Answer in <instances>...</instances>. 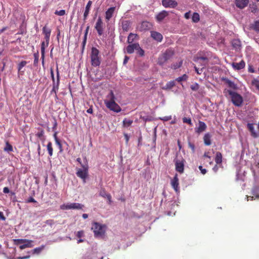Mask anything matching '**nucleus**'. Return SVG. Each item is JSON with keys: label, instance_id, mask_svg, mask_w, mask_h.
<instances>
[{"label": "nucleus", "instance_id": "f257e3e1", "mask_svg": "<svg viewBox=\"0 0 259 259\" xmlns=\"http://www.w3.org/2000/svg\"><path fill=\"white\" fill-rule=\"evenodd\" d=\"M115 97L112 91L107 96V99L104 100L106 106L110 110L118 113L121 111L120 107L115 102Z\"/></svg>", "mask_w": 259, "mask_h": 259}, {"label": "nucleus", "instance_id": "f03ea898", "mask_svg": "<svg viewBox=\"0 0 259 259\" xmlns=\"http://www.w3.org/2000/svg\"><path fill=\"white\" fill-rule=\"evenodd\" d=\"M84 164L81 165V168H76V176L82 179L83 182L85 183L86 182V179L89 175V165L88 163V160L87 158L84 157Z\"/></svg>", "mask_w": 259, "mask_h": 259}, {"label": "nucleus", "instance_id": "7ed1b4c3", "mask_svg": "<svg viewBox=\"0 0 259 259\" xmlns=\"http://www.w3.org/2000/svg\"><path fill=\"white\" fill-rule=\"evenodd\" d=\"M91 63L93 67H99L101 63V58L100 56V52L95 47H92L90 54Z\"/></svg>", "mask_w": 259, "mask_h": 259}, {"label": "nucleus", "instance_id": "20e7f679", "mask_svg": "<svg viewBox=\"0 0 259 259\" xmlns=\"http://www.w3.org/2000/svg\"><path fill=\"white\" fill-rule=\"evenodd\" d=\"M92 229L93 230L96 237H102L105 234L106 226L105 225L95 222L93 224Z\"/></svg>", "mask_w": 259, "mask_h": 259}, {"label": "nucleus", "instance_id": "39448f33", "mask_svg": "<svg viewBox=\"0 0 259 259\" xmlns=\"http://www.w3.org/2000/svg\"><path fill=\"white\" fill-rule=\"evenodd\" d=\"M225 92L230 96L231 101L234 105L239 107L242 105L243 98L240 95L230 90H226Z\"/></svg>", "mask_w": 259, "mask_h": 259}, {"label": "nucleus", "instance_id": "423d86ee", "mask_svg": "<svg viewBox=\"0 0 259 259\" xmlns=\"http://www.w3.org/2000/svg\"><path fill=\"white\" fill-rule=\"evenodd\" d=\"M173 55V51L167 49L163 53L159 55L157 60V64L160 66H163L172 57Z\"/></svg>", "mask_w": 259, "mask_h": 259}, {"label": "nucleus", "instance_id": "0eeeda50", "mask_svg": "<svg viewBox=\"0 0 259 259\" xmlns=\"http://www.w3.org/2000/svg\"><path fill=\"white\" fill-rule=\"evenodd\" d=\"M84 205L79 203H67L63 204L60 206V209L62 210L69 209H82Z\"/></svg>", "mask_w": 259, "mask_h": 259}, {"label": "nucleus", "instance_id": "6e6552de", "mask_svg": "<svg viewBox=\"0 0 259 259\" xmlns=\"http://www.w3.org/2000/svg\"><path fill=\"white\" fill-rule=\"evenodd\" d=\"M14 242L16 245L22 244L20 246L21 249H24L26 247H30L31 241H29L26 239H14Z\"/></svg>", "mask_w": 259, "mask_h": 259}, {"label": "nucleus", "instance_id": "1a4fd4ad", "mask_svg": "<svg viewBox=\"0 0 259 259\" xmlns=\"http://www.w3.org/2000/svg\"><path fill=\"white\" fill-rule=\"evenodd\" d=\"M95 28L99 36H101L103 34L104 27L103 22L101 17H99L98 18Z\"/></svg>", "mask_w": 259, "mask_h": 259}, {"label": "nucleus", "instance_id": "9d476101", "mask_svg": "<svg viewBox=\"0 0 259 259\" xmlns=\"http://www.w3.org/2000/svg\"><path fill=\"white\" fill-rule=\"evenodd\" d=\"M162 5L166 8H175L178 6V3L174 0H162Z\"/></svg>", "mask_w": 259, "mask_h": 259}, {"label": "nucleus", "instance_id": "9b49d317", "mask_svg": "<svg viewBox=\"0 0 259 259\" xmlns=\"http://www.w3.org/2000/svg\"><path fill=\"white\" fill-rule=\"evenodd\" d=\"M169 15L168 12L163 10L159 12L156 16V21L160 23L162 20H163L166 17H167Z\"/></svg>", "mask_w": 259, "mask_h": 259}, {"label": "nucleus", "instance_id": "f8f14e48", "mask_svg": "<svg viewBox=\"0 0 259 259\" xmlns=\"http://www.w3.org/2000/svg\"><path fill=\"white\" fill-rule=\"evenodd\" d=\"M231 45L233 49L236 51H240L241 49V42L239 39H234L232 40Z\"/></svg>", "mask_w": 259, "mask_h": 259}, {"label": "nucleus", "instance_id": "ddd939ff", "mask_svg": "<svg viewBox=\"0 0 259 259\" xmlns=\"http://www.w3.org/2000/svg\"><path fill=\"white\" fill-rule=\"evenodd\" d=\"M176 170L180 172L183 173L184 171V160H177L176 161Z\"/></svg>", "mask_w": 259, "mask_h": 259}, {"label": "nucleus", "instance_id": "4468645a", "mask_svg": "<svg viewBox=\"0 0 259 259\" xmlns=\"http://www.w3.org/2000/svg\"><path fill=\"white\" fill-rule=\"evenodd\" d=\"M249 0H235L236 7L240 9L245 8L248 4Z\"/></svg>", "mask_w": 259, "mask_h": 259}, {"label": "nucleus", "instance_id": "2eb2a0df", "mask_svg": "<svg viewBox=\"0 0 259 259\" xmlns=\"http://www.w3.org/2000/svg\"><path fill=\"white\" fill-rule=\"evenodd\" d=\"M42 32L45 34V38L47 43V46H48L49 43L51 30L45 26L42 28Z\"/></svg>", "mask_w": 259, "mask_h": 259}, {"label": "nucleus", "instance_id": "dca6fc26", "mask_svg": "<svg viewBox=\"0 0 259 259\" xmlns=\"http://www.w3.org/2000/svg\"><path fill=\"white\" fill-rule=\"evenodd\" d=\"M207 126L206 124L201 121H199L198 126L195 128V132L198 134H200L205 131L206 129Z\"/></svg>", "mask_w": 259, "mask_h": 259}, {"label": "nucleus", "instance_id": "f3484780", "mask_svg": "<svg viewBox=\"0 0 259 259\" xmlns=\"http://www.w3.org/2000/svg\"><path fill=\"white\" fill-rule=\"evenodd\" d=\"M171 185L176 192H179V179L178 178L177 175H176L173 179L171 180Z\"/></svg>", "mask_w": 259, "mask_h": 259}, {"label": "nucleus", "instance_id": "a211bd4d", "mask_svg": "<svg viewBox=\"0 0 259 259\" xmlns=\"http://www.w3.org/2000/svg\"><path fill=\"white\" fill-rule=\"evenodd\" d=\"M151 36L155 40L161 42L163 39V36L161 33L157 31H151Z\"/></svg>", "mask_w": 259, "mask_h": 259}, {"label": "nucleus", "instance_id": "6ab92c4d", "mask_svg": "<svg viewBox=\"0 0 259 259\" xmlns=\"http://www.w3.org/2000/svg\"><path fill=\"white\" fill-rule=\"evenodd\" d=\"M232 66L235 70H239L245 67V63L243 60H241L239 63H233Z\"/></svg>", "mask_w": 259, "mask_h": 259}, {"label": "nucleus", "instance_id": "aec40b11", "mask_svg": "<svg viewBox=\"0 0 259 259\" xmlns=\"http://www.w3.org/2000/svg\"><path fill=\"white\" fill-rule=\"evenodd\" d=\"M138 47V43H134L131 45H129L126 48V51L127 53L131 54L134 52V51L136 50Z\"/></svg>", "mask_w": 259, "mask_h": 259}, {"label": "nucleus", "instance_id": "412c9836", "mask_svg": "<svg viewBox=\"0 0 259 259\" xmlns=\"http://www.w3.org/2000/svg\"><path fill=\"white\" fill-rule=\"evenodd\" d=\"M121 26L123 31H128L131 26V22L127 20H122L121 22Z\"/></svg>", "mask_w": 259, "mask_h": 259}, {"label": "nucleus", "instance_id": "4be33fe9", "mask_svg": "<svg viewBox=\"0 0 259 259\" xmlns=\"http://www.w3.org/2000/svg\"><path fill=\"white\" fill-rule=\"evenodd\" d=\"M223 80H224L226 84L228 85V86L233 90L237 89V84H236L233 81L229 80L227 78H223Z\"/></svg>", "mask_w": 259, "mask_h": 259}, {"label": "nucleus", "instance_id": "5701e85b", "mask_svg": "<svg viewBox=\"0 0 259 259\" xmlns=\"http://www.w3.org/2000/svg\"><path fill=\"white\" fill-rule=\"evenodd\" d=\"M92 2L91 1H89L86 5L85 11L83 14L84 20H85L87 19V18L89 14L90 10L91 7L92 6Z\"/></svg>", "mask_w": 259, "mask_h": 259}, {"label": "nucleus", "instance_id": "b1692460", "mask_svg": "<svg viewBox=\"0 0 259 259\" xmlns=\"http://www.w3.org/2000/svg\"><path fill=\"white\" fill-rule=\"evenodd\" d=\"M115 7H110L106 12L105 18L107 20H109L112 17Z\"/></svg>", "mask_w": 259, "mask_h": 259}, {"label": "nucleus", "instance_id": "393cba45", "mask_svg": "<svg viewBox=\"0 0 259 259\" xmlns=\"http://www.w3.org/2000/svg\"><path fill=\"white\" fill-rule=\"evenodd\" d=\"M249 9L251 12L254 14L259 13V9H258L256 4L254 3L249 4Z\"/></svg>", "mask_w": 259, "mask_h": 259}, {"label": "nucleus", "instance_id": "a878e982", "mask_svg": "<svg viewBox=\"0 0 259 259\" xmlns=\"http://www.w3.org/2000/svg\"><path fill=\"white\" fill-rule=\"evenodd\" d=\"M211 136L209 133H206L204 135L203 137L204 143L206 146H209L211 144Z\"/></svg>", "mask_w": 259, "mask_h": 259}, {"label": "nucleus", "instance_id": "bb28decb", "mask_svg": "<svg viewBox=\"0 0 259 259\" xmlns=\"http://www.w3.org/2000/svg\"><path fill=\"white\" fill-rule=\"evenodd\" d=\"M139 36L137 34L130 33L127 37V42L132 44L135 40L138 39Z\"/></svg>", "mask_w": 259, "mask_h": 259}, {"label": "nucleus", "instance_id": "cd10ccee", "mask_svg": "<svg viewBox=\"0 0 259 259\" xmlns=\"http://www.w3.org/2000/svg\"><path fill=\"white\" fill-rule=\"evenodd\" d=\"M176 85L175 81V80H171L170 81H168L166 83V84L162 88L163 90H168L172 89L175 85Z\"/></svg>", "mask_w": 259, "mask_h": 259}, {"label": "nucleus", "instance_id": "c85d7f7f", "mask_svg": "<svg viewBox=\"0 0 259 259\" xmlns=\"http://www.w3.org/2000/svg\"><path fill=\"white\" fill-rule=\"evenodd\" d=\"M252 192L255 198H259V185H255L253 187Z\"/></svg>", "mask_w": 259, "mask_h": 259}, {"label": "nucleus", "instance_id": "c756f323", "mask_svg": "<svg viewBox=\"0 0 259 259\" xmlns=\"http://www.w3.org/2000/svg\"><path fill=\"white\" fill-rule=\"evenodd\" d=\"M27 62L26 61H22L19 63L17 66L18 70L19 72H22V73L24 72V70H22V68L27 64Z\"/></svg>", "mask_w": 259, "mask_h": 259}, {"label": "nucleus", "instance_id": "7c9ffc66", "mask_svg": "<svg viewBox=\"0 0 259 259\" xmlns=\"http://www.w3.org/2000/svg\"><path fill=\"white\" fill-rule=\"evenodd\" d=\"M133 120L128 118H124L122 121L123 126L128 127L133 123Z\"/></svg>", "mask_w": 259, "mask_h": 259}, {"label": "nucleus", "instance_id": "2f4dec72", "mask_svg": "<svg viewBox=\"0 0 259 259\" xmlns=\"http://www.w3.org/2000/svg\"><path fill=\"white\" fill-rule=\"evenodd\" d=\"M215 161L217 164H220L222 162V155L220 152H217L216 153Z\"/></svg>", "mask_w": 259, "mask_h": 259}, {"label": "nucleus", "instance_id": "473e14b6", "mask_svg": "<svg viewBox=\"0 0 259 259\" xmlns=\"http://www.w3.org/2000/svg\"><path fill=\"white\" fill-rule=\"evenodd\" d=\"M47 150L49 153V155L50 157L52 156L53 155V149L52 147V144L51 142H49L47 146Z\"/></svg>", "mask_w": 259, "mask_h": 259}, {"label": "nucleus", "instance_id": "72a5a7b5", "mask_svg": "<svg viewBox=\"0 0 259 259\" xmlns=\"http://www.w3.org/2000/svg\"><path fill=\"white\" fill-rule=\"evenodd\" d=\"M251 28L254 31L259 32V19L254 22V23L252 24Z\"/></svg>", "mask_w": 259, "mask_h": 259}, {"label": "nucleus", "instance_id": "f704fd0d", "mask_svg": "<svg viewBox=\"0 0 259 259\" xmlns=\"http://www.w3.org/2000/svg\"><path fill=\"white\" fill-rule=\"evenodd\" d=\"M33 56H34L33 65L36 67L37 66L38 60H39L38 52H37L36 53H34Z\"/></svg>", "mask_w": 259, "mask_h": 259}, {"label": "nucleus", "instance_id": "c9c22d12", "mask_svg": "<svg viewBox=\"0 0 259 259\" xmlns=\"http://www.w3.org/2000/svg\"><path fill=\"white\" fill-rule=\"evenodd\" d=\"M258 78H259V77H258L257 78H253L251 80V84L254 86L256 89L259 91V80Z\"/></svg>", "mask_w": 259, "mask_h": 259}, {"label": "nucleus", "instance_id": "e433bc0d", "mask_svg": "<svg viewBox=\"0 0 259 259\" xmlns=\"http://www.w3.org/2000/svg\"><path fill=\"white\" fill-rule=\"evenodd\" d=\"M4 150L7 152H10L13 151V148L12 146L9 143V142H7L6 144V146L4 149Z\"/></svg>", "mask_w": 259, "mask_h": 259}, {"label": "nucleus", "instance_id": "4c0bfd02", "mask_svg": "<svg viewBox=\"0 0 259 259\" xmlns=\"http://www.w3.org/2000/svg\"><path fill=\"white\" fill-rule=\"evenodd\" d=\"M188 78V76L186 74H183L182 76H180L178 78H177L175 80L177 81L178 82H182L183 81H186Z\"/></svg>", "mask_w": 259, "mask_h": 259}, {"label": "nucleus", "instance_id": "58836bf2", "mask_svg": "<svg viewBox=\"0 0 259 259\" xmlns=\"http://www.w3.org/2000/svg\"><path fill=\"white\" fill-rule=\"evenodd\" d=\"M192 21L195 22H198L199 21V15L197 13H194L192 17Z\"/></svg>", "mask_w": 259, "mask_h": 259}, {"label": "nucleus", "instance_id": "ea45409f", "mask_svg": "<svg viewBox=\"0 0 259 259\" xmlns=\"http://www.w3.org/2000/svg\"><path fill=\"white\" fill-rule=\"evenodd\" d=\"M182 65V61H181L179 62L171 64V68L173 69H177L180 68Z\"/></svg>", "mask_w": 259, "mask_h": 259}, {"label": "nucleus", "instance_id": "a19ab883", "mask_svg": "<svg viewBox=\"0 0 259 259\" xmlns=\"http://www.w3.org/2000/svg\"><path fill=\"white\" fill-rule=\"evenodd\" d=\"M60 83V76H59V73L58 71V68L57 69V81L55 82L54 80V82H53V85L56 86L57 85V87H59Z\"/></svg>", "mask_w": 259, "mask_h": 259}, {"label": "nucleus", "instance_id": "79ce46f5", "mask_svg": "<svg viewBox=\"0 0 259 259\" xmlns=\"http://www.w3.org/2000/svg\"><path fill=\"white\" fill-rule=\"evenodd\" d=\"M247 127H248V128L249 129V130L251 132L252 135L254 137H256V134L254 131V127H253V124H251V123H248Z\"/></svg>", "mask_w": 259, "mask_h": 259}, {"label": "nucleus", "instance_id": "37998d69", "mask_svg": "<svg viewBox=\"0 0 259 259\" xmlns=\"http://www.w3.org/2000/svg\"><path fill=\"white\" fill-rule=\"evenodd\" d=\"M36 135L40 140H44V131L42 130H40Z\"/></svg>", "mask_w": 259, "mask_h": 259}, {"label": "nucleus", "instance_id": "c03bdc74", "mask_svg": "<svg viewBox=\"0 0 259 259\" xmlns=\"http://www.w3.org/2000/svg\"><path fill=\"white\" fill-rule=\"evenodd\" d=\"M44 246L42 245L41 247L34 248V249L32 250V251L33 253H37L38 254L42 251V250L44 249Z\"/></svg>", "mask_w": 259, "mask_h": 259}, {"label": "nucleus", "instance_id": "a18cd8bd", "mask_svg": "<svg viewBox=\"0 0 259 259\" xmlns=\"http://www.w3.org/2000/svg\"><path fill=\"white\" fill-rule=\"evenodd\" d=\"M137 51V53L140 56H143L144 55V51L140 47L139 45V47L136 50Z\"/></svg>", "mask_w": 259, "mask_h": 259}, {"label": "nucleus", "instance_id": "49530a36", "mask_svg": "<svg viewBox=\"0 0 259 259\" xmlns=\"http://www.w3.org/2000/svg\"><path fill=\"white\" fill-rule=\"evenodd\" d=\"M183 121L184 123H188V124L191 125H192V121L190 118L189 117H184L183 118Z\"/></svg>", "mask_w": 259, "mask_h": 259}, {"label": "nucleus", "instance_id": "de8ad7c7", "mask_svg": "<svg viewBox=\"0 0 259 259\" xmlns=\"http://www.w3.org/2000/svg\"><path fill=\"white\" fill-rule=\"evenodd\" d=\"M191 90L193 91H196L199 89V85L197 83L192 84L190 87Z\"/></svg>", "mask_w": 259, "mask_h": 259}, {"label": "nucleus", "instance_id": "09e8293b", "mask_svg": "<svg viewBox=\"0 0 259 259\" xmlns=\"http://www.w3.org/2000/svg\"><path fill=\"white\" fill-rule=\"evenodd\" d=\"M55 143L58 146V148L60 150V152H62L63 150V148H62V145L61 143L60 140H56V141H55Z\"/></svg>", "mask_w": 259, "mask_h": 259}, {"label": "nucleus", "instance_id": "8fccbe9b", "mask_svg": "<svg viewBox=\"0 0 259 259\" xmlns=\"http://www.w3.org/2000/svg\"><path fill=\"white\" fill-rule=\"evenodd\" d=\"M55 14L58 16H64L65 14V11L64 10H61L60 11H56Z\"/></svg>", "mask_w": 259, "mask_h": 259}, {"label": "nucleus", "instance_id": "3c124183", "mask_svg": "<svg viewBox=\"0 0 259 259\" xmlns=\"http://www.w3.org/2000/svg\"><path fill=\"white\" fill-rule=\"evenodd\" d=\"M188 146L192 150V153H194L195 151V147L194 144L192 143L191 142H188Z\"/></svg>", "mask_w": 259, "mask_h": 259}, {"label": "nucleus", "instance_id": "603ef678", "mask_svg": "<svg viewBox=\"0 0 259 259\" xmlns=\"http://www.w3.org/2000/svg\"><path fill=\"white\" fill-rule=\"evenodd\" d=\"M159 119L161 120L166 121H168L171 119V116H164L162 118H160Z\"/></svg>", "mask_w": 259, "mask_h": 259}, {"label": "nucleus", "instance_id": "864d4df0", "mask_svg": "<svg viewBox=\"0 0 259 259\" xmlns=\"http://www.w3.org/2000/svg\"><path fill=\"white\" fill-rule=\"evenodd\" d=\"M87 39V37H86V36H84L83 40L82 42V52L83 51V50L84 49V47H85V46L86 44Z\"/></svg>", "mask_w": 259, "mask_h": 259}, {"label": "nucleus", "instance_id": "5fc2aeb1", "mask_svg": "<svg viewBox=\"0 0 259 259\" xmlns=\"http://www.w3.org/2000/svg\"><path fill=\"white\" fill-rule=\"evenodd\" d=\"M167 207H170L171 209H172V207H174L175 206V202H168L167 203Z\"/></svg>", "mask_w": 259, "mask_h": 259}, {"label": "nucleus", "instance_id": "6e6d98bb", "mask_svg": "<svg viewBox=\"0 0 259 259\" xmlns=\"http://www.w3.org/2000/svg\"><path fill=\"white\" fill-rule=\"evenodd\" d=\"M83 236V231H78L76 234V236L78 238H81Z\"/></svg>", "mask_w": 259, "mask_h": 259}, {"label": "nucleus", "instance_id": "4d7b16f0", "mask_svg": "<svg viewBox=\"0 0 259 259\" xmlns=\"http://www.w3.org/2000/svg\"><path fill=\"white\" fill-rule=\"evenodd\" d=\"M53 124V126L52 127V130L53 131H55L56 130V128H57V122L55 119H54Z\"/></svg>", "mask_w": 259, "mask_h": 259}, {"label": "nucleus", "instance_id": "13d9d810", "mask_svg": "<svg viewBox=\"0 0 259 259\" xmlns=\"http://www.w3.org/2000/svg\"><path fill=\"white\" fill-rule=\"evenodd\" d=\"M27 202H28V203H30V202L36 203V201L33 197H30L27 200Z\"/></svg>", "mask_w": 259, "mask_h": 259}, {"label": "nucleus", "instance_id": "bf43d9fd", "mask_svg": "<svg viewBox=\"0 0 259 259\" xmlns=\"http://www.w3.org/2000/svg\"><path fill=\"white\" fill-rule=\"evenodd\" d=\"M59 89V87H57V85L56 86L53 85V89L52 90L51 92H54L55 93H56Z\"/></svg>", "mask_w": 259, "mask_h": 259}, {"label": "nucleus", "instance_id": "052dcab7", "mask_svg": "<svg viewBox=\"0 0 259 259\" xmlns=\"http://www.w3.org/2000/svg\"><path fill=\"white\" fill-rule=\"evenodd\" d=\"M129 59H130L129 57H128L127 56H125L124 60H123V64L125 65L127 63V62H128Z\"/></svg>", "mask_w": 259, "mask_h": 259}, {"label": "nucleus", "instance_id": "680f3d73", "mask_svg": "<svg viewBox=\"0 0 259 259\" xmlns=\"http://www.w3.org/2000/svg\"><path fill=\"white\" fill-rule=\"evenodd\" d=\"M199 168L201 170V172L202 174L204 175L206 173V169H203L202 166H199Z\"/></svg>", "mask_w": 259, "mask_h": 259}, {"label": "nucleus", "instance_id": "e2e57ef3", "mask_svg": "<svg viewBox=\"0 0 259 259\" xmlns=\"http://www.w3.org/2000/svg\"><path fill=\"white\" fill-rule=\"evenodd\" d=\"M6 219V217L4 215L3 212L0 211V220L2 221H5Z\"/></svg>", "mask_w": 259, "mask_h": 259}, {"label": "nucleus", "instance_id": "0e129e2a", "mask_svg": "<svg viewBox=\"0 0 259 259\" xmlns=\"http://www.w3.org/2000/svg\"><path fill=\"white\" fill-rule=\"evenodd\" d=\"M45 54V52H44V50H42V52H41V59L42 60V62H44Z\"/></svg>", "mask_w": 259, "mask_h": 259}, {"label": "nucleus", "instance_id": "69168bd1", "mask_svg": "<svg viewBox=\"0 0 259 259\" xmlns=\"http://www.w3.org/2000/svg\"><path fill=\"white\" fill-rule=\"evenodd\" d=\"M3 192L4 193H9L10 192V190H9V188L8 187H4V189H3Z\"/></svg>", "mask_w": 259, "mask_h": 259}, {"label": "nucleus", "instance_id": "338daca9", "mask_svg": "<svg viewBox=\"0 0 259 259\" xmlns=\"http://www.w3.org/2000/svg\"><path fill=\"white\" fill-rule=\"evenodd\" d=\"M3 254L5 256V257L6 258V259H17V258H15L14 257H12L11 256H9L6 253H3Z\"/></svg>", "mask_w": 259, "mask_h": 259}, {"label": "nucleus", "instance_id": "774afa93", "mask_svg": "<svg viewBox=\"0 0 259 259\" xmlns=\"http://www.w3.org/2000/svg\"><path fill=\"white\" fill-rule=\"evenodd\" d=\"M29 257H30V255H26V256H24L18 257H17V259H27V258H29Z\"/></svg>", "mask_w": 259, "mask_h": 259}]
</instances>
